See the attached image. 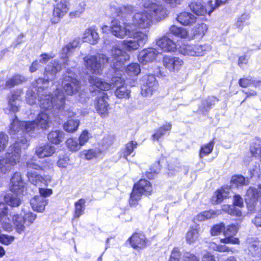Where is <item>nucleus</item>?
<instances>
[{
  "instance_id": "49530a36",
  "label": "nucleus",
  "mask_w": 261,
  "mask_h": 261,
  "mask_svg": "<svg viewBox=\"0 0 261 261\" xmlns=\"http://www.w3.org/2000/svg\"><path fill=\"white\" fill-rule=\"evenodd\" d=\"M126 73L130 76H136L141 71L140 65L137 63H132L126 68Z\"/></svg>"
},
{
  "instance_id": "f704fd0d",
  "label": "nucleus",
  "mask_w": 261,
  "mask_h": 261,
  "mask_svg": "<svg viewBox=\"0 0 261 261\" xmlns=\"http://www.w3.org/2000/svg\"><path fill=\"white\" fill-rule=\"evenodd\" d=\"M229 193L228 191L224 190L223 188L217 190L212 196L211 200L213 204H218L222 202L224 199L229 196Z\"/></svg>"
},
{
  "instance_id": "0e129e2a",
  "label": "nucleus",
  "mask_w": 261,
  "mask_h": 261,
  "mask_svg": "<svg viewBox=\"0 0 261 261\" xmlns=\"http://www.w3.org/2000/svg\"><path fill=\"white\" fill-rule=\"evenodd\" d=\"M89 135L87 130H84L82 132L79 139H77L81 146L84 145L88 141L89 139Z\"/></svg>"
},
{
  "instance_id": "a878e982",
  "label": "nucleus",
  "mask_w": 261,
  "mask_h": 261,
  "mask_svg": "<svg viewBox=\"0 0 261 261\" xmlns=\"http://www.w3.org/2000/svg\"><path fill=\"white\" fill-rule=\"evenodd\" d=\"M156 44L165 51L172 52L175 51L176 49V43L166 36L157 39Z\"/></svg>"
},
{
  "instance_id": "f257e3e1",
  "label": "nucleus",
  "mask_w": 261,
  "mask_h": 261,
  "mask_svg": "<svg viewBox=\"0 0 261 261\" xmlns=\"http://www.w3.org/2000/svg\"><path fill=\"white\" fill-rule=\"evenodd\" d=\"M33 125L32 122L29 121H19L15 115L10 124L9 134L11 137L16 140L9 147L6 157L0 159V170L2 172L5 174L9 172L19 163L22 149H25L29 146L26 135L32 133L31 127H33Z\"/></svg>"
},
{
  "instance_id": "774afa93",
  "label": "nucleus",
  "mask_w": 261,
  "mask_h": 261,
  "mask_svg": "<svg viewBox=\"0 0 261 261\" xmlns=\"http://www.w3.org/2000/svg\"><path fill=\"white\" fill-rule=\"evenodd\" d=\"M183 257L185 261H199L198 257L190 252L185 253Z\"/></svg>"
},
{
  "instance_id": "680f3d73",
  "label": "nucleus",
  "mask_w": 261,
  "mask_h": 261,
  "mask_svg": "<svg viewBox=\"0 0 261 261\" xmlns=\"http://www.w3.org/2000/svg\"><path fill=\"white\" fill-rule=\"evenodd\" d=\"M9 105L10 106V110L13 113H16L18 111V107L16 101V96L15 95H12L9 100Z\"/></svg>"
},
{
  "instance_id": "09e8293b",
  "label": "nucleus",
  "mask_w": 261,
  "mask_h": 261,
  "mask_svg": "<svg viewBox=\"0 0 261 261\" xmlns=\"http://www.w3.org/2000/svg\"><path fill=\"white\" fill-rule=\"evenodd\" d=\"M198 237V232L196 229L191 228L186 234V241L191 244L194 243Z\"/></svg>"
},
{
  "instance_id": "393cba45",
  "label": "nucleus",
  "mask_w": 261,
  "mask_h": 261,
  "mask_svg": "<svg viewBox=\"0 0 261 261\" xmlns=\"http://www.w3.org/2000/svg\"><path fill=\"white\" fill-rule=\"evenodd\" d=\"M55 152V147L49 143L40 144L35 149V154L39 158L50 156Z\"/></svg>"
},
{
  "instance_id": "7ed1b4c3",
  "label": "nucleus",
  "mask_w": 261,
  "mask_h": 261,
  "mask_svg": "<svg viewBox=\"0 0 261 261\" xmlns=\"http://www.w3.org/2000/svg\"><path fill=\"white\" fill-rule=\"evenodd\" d=\"M56 99L53 101V106L48 109H42L43 110L38 115L37 118L33 121H29L33 123L31 127L32 133L39 132V129H47L52 125L53 117L56 115H61L67 117H71L74 113L69 110H65V96L63 93L57 88L55 92Z\"/></svg>"
},
{
  "instance_id": "603ef678",
  "label": "nucleus",
  "mask_w": 261,
  "mask_h": 261,
  "mask_svg": "<svg viewBox=\"0 0 261 261\" xmlns=\"http://www.w3.org/2000/svg\"><path fill=\"white\" fill-rule=\"evenodd\" d=\"M138 143L136 141H130L126 144L125 150L123 152V156L127 160L128 155L134 151V149L137 148Z\"/></svg>"
},
{
  "instance_id": "5701e85b",
  "label": "nucleus",
  "mask_w": 261,
  "mask_h": 261,
  "mask_svg": "<svg viewBox=\"0 0 261 261\" xmlns=\"http://www.w3.org/2000/svg\"><path fill=\"white\" fill-rule=\"evenodd\" d=\"M8 211L7 205L3 202H0V224L5 230L10 231L12 230V226L8 217Z\"/></svg>"
},
{
  "instance_id": "58836bf2",
  "label": "nucleus",
  "mask_w": 261,
  "mask_h": 261,
  "mask_svg": "<svg viewBox=\"0 0 261 261\" xmlns=\"http://www.w3.org/2000/svg\"><path fill=\"white\" fill-rule=\"evenodd\" d=\"M169 34L183 38L187 37L188 36L187 31L185 29L177 27L175 25H172L169 28Z\"/></svg>"
},
{
  "instance_id": "f3484780",
  "label": "nucleus",
  "mask_w": 261,
  "mask_h": 261,
  "mask_svg": "<svg viewBox=\"0 0 261 261\" xmlns=\"http://www.w3.org/2000/svg\"><path fill=\"white\" fill-rule=\"evenodd\" d=\"M55 2L53 11L54 17L52 19L54 23H57L60 18L67 12L69 3L68 0H55Z\"/></svg>"
},
{
  "instance_id": "864d4df0",
  "label": "nucleus",
  "mask_w": 261,
  "mask_h": 261,
  "mask_svg": "<svg viewBox=\"0 0 261 261\" xmlns=\"http://www.w3.org/2000/svg\"><path fill=\"white\" fill-rule=\"evenodd\" d=\"M85 156L87 160H90L94 158L98 157L101 153V151L98 149H91L85 150Z\"/></svg>"
},
{
  "instance_id": "4d7b16f0",
  "label": "nucleus",
  "mask_w": 261,
  "mask_h": 261,
  "mask_svg": "<svg viewBox=\"0 0 261 261\" xmlns=\"http://www.w3.org/2000/svg\"><path fill=\"white\" fill-rule=\"evenodd\" d=\"M224 228L225 225L223 223L215 225L211 229V234L212 236H217L220 234L222 231L224 230Z\"/></svg>"
},
{
  "instance_id": "b1692460",
  "label": "nucleus",
  "mask_w": 261,
  "mask_h": 261,
  "mask_svg": "<svg viewBox=\"0 0 261 261\" xmlns=\"http://www.w3.org/2000/svg\"><path fill=\"white\" fill-rule=\"evenodd\" d=\"M79 43V39H76L63 47L61 57L63 60V65L65 67L68 65V57L72 54L73 50L78 46Z\"/></svg>"
},
{
  "instance_id": "9d476101",
  "label": "nucleus",
  "mask_w": 261,
  "mask_h": 261,
  "mask_svg": "<svg viewBox=\"0 0 261 261\" xmlns=\"http://www.w3.org/2000/svg\"><path fill=\"white\" fill-rule=\"evenodd\" d=\"M135 25L130 24V22L126 21L123 23V26L120 24L117 19H113L110 25L112 34L117 38H123L126 36H131L133 33H130Z\"/></svg>"
},
{
  "instance_id": "0eeeda50",
  "label": "nucleus",
  "mask_w": 261,
  "mask_h": 261,
  "mask_svg": "<svg viewBox=\"0 0 261 261\" xmlns=\"http://www.w3.org/2000/svg\"><path fill=\"white\" fill-rule=\"evenodd\" d=\"M152 188L150 182L145 179H140L134 185L129 200L132 206H135L142 195H149L151 194Z\"/></svg>"
},
{
  "instance_id": "8fccbe9b",
  "label": "nucleus",
  "mask_w": 261,
  "mask_h": 261,
  "mask_svg": "<svg viewBox=\"0 0 261 261\" xmlns=\"http://www.w3.org/2000/svg\"><path fill=\"white\" fill-rule=\"evenodd\" d=\"M207 30V26L204 23H201L196 25L193 30V33L194 36H198L202 37L206 32Z\"/></svg>"
},
{
  "instance_id": "1a4fd4ad",
  "label": "nucleus",
  "mask_w": 261,
  "mask_h": 261,
  "mask_svg": "<svg viewBox=\"0 0 261 261\" xmlns=\"http://www.w3.org/2000/svg\"><path fill=\"white\" fill-rule=\"evenodd\" d=\"M130 33H133V34L127 36L132 39L123 41L124 48L129 51L138 49L139 47L143 46L147 40V34L138 30L136 27L132 29Z\"/></svg>"
},
{
  "instance_id": "052dcab7",
  "label": "nucleus",
  "mask_w": 261,
  "mask_h": 261,
  "mask_svg": "<svg viewBox=\"0 0 261 261\" xmlns=\"http://www.w3.org/2000/svg\"><path fill=\"white\" fill-rule=\"evenodd\" d=\"M8 143V137L4 133H0V151H3L7 147Z\"/></svg>"
},
{
  "instance_id": "f8f14e48",
  "label": "nucleus",
  "mask_w": 261,
  "mask_h": 261,
  "mask_svg": "<svg viewBox=\"0 0 261 261\" xmlns=\"http://www.w3.org/2000/svg\"><path fill=\"white\" fill-rule=\"evenodd\" d=\"M145 5L148 14L151 17V20L154 19L160 21L166 17V9L163 5L155 3H148Z\"/></svg>"
},
{
  "instance_id": "2eb2a0df",
  "label": "nucleus",
  "mask_w": 261,
  "mask_h": 261,
  "mask_svg": "<svg viewBox=\"0 0 261 261\" xmlns=\"http://www.w3.org/2000/svg\"><path fill=\"white\" fill-rule=\"evenodd\" d=\"M244 206V202L242 197L239 194L234 195L233 198V204L232 205H224L223 210L230 215L241 217L242 212L239 208Z\"/></svg>"
},
{
  "instance_id": "72a5a7b5",
  "label": "nucleus",
  "mask_w": 261,
  "mask_h": 261,
  "mask_svg": "<svg viewBox=\"0 0 261 261\" xmlns=\"http://www.w3.org/2000/svg\"><path fill=\"white\" fill-rule=\"evenodd\" d=\"M218 99L215 97H208L206 99L202 101L201 105L198 108V111L203 114H205Z\"/></svg>"
},
{
  "instance_id": "5fc2aeb1",
  "label": "nucleus",
  "mask_w": 261,
  "mask_h": 261,
  "mask_svg": "<svg viewBox=\"0 0 261 261\" xmlns=\"http://www.w3.org/2000/svg\"><path fill=\"white\" fill-rule=\"evenodd\" d=\"M26 166L28 170L33 169L37 170H43L44 167L42 163H36L33 160L28 161L26 163Z\"/></svg>"
},
{
  "instance_id": "c756f323",
  "label": "nucleus",
  "mask_w": 261,
  "mask_h": 261,
  "mask_svg": "<svg viewBox=\"0 0 261 261\" xmlns=\"http://www.w3.org/2000/svg\"><path fill=\"white\" fill-rule=\"evenodd\" d=\"M189 6L192 11L197 15H204L208 11L205 6L201 3V0H195L192 1Z\"/></svg>"
},
{
  "instance_id": "c03bdc74",
  "label": "nucleus",
  "mask_w": 261,
  "mask_h": 261,
  "mask_svg": "<svg viewBox=\"0 0 261 261\" xmlns=\"http://www.w3.org/2000/svg\"><path fill=\"white\" fill-rule=\"evenodd\" d=\"M214 144L215 142L214 140H212L208 143L201 147L199 152V157L200 159H202L204 156L207 155L212 152Z\"/></svg>"
},
{
  "instance_id": "3c124183",
  "label": "nucleus",
  "mask_w": 261,
  "mask_h": 261,
  "mask_svg": "<svg viewBox=\"0 0 261 261\" xmlns=\"http://www.w3.org/2000/svg\"><path fill=\"white\" fill-rule=\"evenodd\" d=\"M22 211L24 213V215L22 217L25 221V225L29 226L32 224L36 219L37 215L31 212L25 213L23 208L22 210Z\"/></svg>"
},
{
  "instance_id": "412c9836",
  "label": "nucleus",
  "mask_w": 261,
  "mask_h": 261,
  "mask_svg": "<svg viewBox=\"0 0 261 261\" xmlns=\"http://www.w3.org/2000/svg\"><path fill=\"white\" fill-rule=\"evenodd\" d=\"M159 51L155 48L150 47L143 49L138 55V60L140 63L145 64L153 61L159 55Z\"/></svg>"
},
{
  "instance_id": "4be33fe9",
  "label": "nucleus",
  "mask_w": 261,
  "mask_h": 261,
  "mask_svg": "<svg viewBox=\"0 0 261 261\" xmlns=\"http://www.w3.org/2000/svg\"><path fill=\"white\" fill-rule=\"evenodd\" d=\"M164 66L170 71H175L179 69L182 65L183 61L178 57L166 56L163 60Z\"/></svg>"
},
{
  "instance_id": "f03ea898",
  "label": "nucleus",
  "mask_w": 261,
  "mask_h": 261,
  "mask_svg": "<svg viewBox=\"0 0 261 261\" xmlns=\"http://www.w3.org/2000/svg\"><path fill=\"white\" fill-rule=\"evenodd\" d=\"M62 68L60 63L54 60L45 68L44 78L39 77L34 81L32 87L35 90L29 89L26 94V100L30 105L36 103L38 98V105L41 109H48L53 106V101L56 99V95L50 94L48 91L49 81H52L56 73Z\"/></svg>"
},
{
  "instance_id": "473e14b6",
  "label": "nucleus",
  "mask_w": 261,
  "mask_h": 261,
  "mask_svg": "<svg viewBox=\"0 0 261 261\" xmlns=\"http://www.w3.org/2000/svg\"><path fill=\"white\" fill-rule=\"evenodd\" d=\"M12 221L16 231L19 234H21L24 231L25 225V221L21 215H15L13 216Z\"/></svg>"
},
{
  "instance_id": "69168bd1",
  "label": "nucleus",
  "mask_w": 261,
  "mask_h": 261,
  "mask_svg": "<svg viewBox=\"0 0 261 261\" xmlns=\"http://www.w3.org/2000/svg\"><path fill=\"white\" fill-rule=\"evenodd\" d=\"M210 247L219 252L228 251L229 248L225 245H217L215 243L210 244Z\"/></svg>"
},
{
  "instance_id": "dca6fc26",
  "label": "nucleus",
  "mask_w": 261,
  "mask_h": 261,
  "mask_svg": "<svg viewBox=\"0 0 261 261\" xmlns=\"http://www.w3.org/2000/svg\"><path fill=\"white\" fill-rule=\"evenodd\" d=\"M62 87L67 95H72L79 91L80 82L75 78L65 75L62 81Z\"/></svg>"
},
{
  "instance_id": "aec40b11",
  "label": "nucleus",
  "mask_w": 261,
  "mask_h": 261,
  "mask_svg": "<svg viewBox=\"0 0 261 261\" xmlns=\"http://www.w3.org/2000/svg\"><path fill=\"white\" fill-rule=\"evenodd\" d=\"M10 190L18 194H21L25 189V182L22 180L20 173L15 172L11 178Z\"/></svg>"
},
{
  "instance_id": "9b49d317",
  "label": "nucleus",
  "mask_w": 261,
  "mask_h": 261,
  "mask_svg": "<svg viewBox=\"0 0 261 261\" xmlns=\"http://www.w3.org/2000/svg\"><path fill=\"white\" fill-rule=\"evenodd\" d=\"M111 88H116L115 95L118 98H128L130 91L129 86L124 84V81L121 77H114L112 79Z\"/></svg>"
},
{
  "instance_id": "79ce46f5",
  "label": "nucleus",
  "mask_w": 261,
  "mask_h": 261,
  "mask_svg": "<svg viewBox=\"0 0 261 261\" xmlns=\"http://www.w3.org/2000/svg\"><path fill=\"white\" fill-rule=\"evenodd\" d=\"M220 214L218 211H215L210 210L208 211H204L200 214H199L196 216L197 220L199 221H202L212 218H214L215 216L219 215Z\"/></svg>"
},
{
  "instance_id": "6e6552de",
  "label": "nucleus",
  "mask_w": 261,
  "mask_h": 261,
  "mask_svg": "<svg viewBox=\"0 0 261 261\" xmlns=\"http://www.w3.org/2000/svg\"><path fill=\"white\" fill-rule=\"evenodd\" d=\"M245 201L250 214L261 211V185L257 188L250 187L247 190Z\"/></svg>"
},
{
  "instance_id": "4468645a",
  "label": "nucleus",
  "mask_w": 261,
  "mask_h": 261,
  "mask_svg": "<svg viewBox=\"0 0 261 261\" xmlns=\"http://www.w3.org/2000/svg\"><path fill=\"white\" fill-rule=\"evenodd\" d=\"M211 49L210 46L207 44H187L180 47V53L185 55L191 56H200L204 55V53Z\"/></svg>"
},
{
  "instance_id": "ea45409f",
  "label": "nucleus",
  "mask_w": 261,
  "mask_h": 261,
  "mask_svg": "<svg viewBox=\"0 0 261 261\" xmlns=\"http://www.w3.org/2000/svg\"><path fill=\"white\" fill-rule=\"evenodd\" d=\"M172 125L168 123L158 129L152 135V138L153 140H159L163 137L166 132L169 131L171 128Z\"/></svg>"
},
{
  "instance_id": "37998d69",
  "label": "nucleus",
  "mask_w": 261,
  "mask_h": 261,
  "mask_svg": "<svg viewBox=\"0 0 261 261\" xmlns=\"http://www.w3.org/2000/svg\"><path fill=\"white\" fill-rule=\"evenodd\" d=\"M23 77L18 74L15 75L8 79L7 81L8 89H11L20 84L23 82Z\"/></svg>"
},
{
  "instance_id": "4c0bfd02",
  "label": "nucleus",
  "mask_w": 261,
  "mask_h": 261,
  "mask_svg": "<svg viewBox=\"0 0 261 261\" xmlns=\"http://www.w3.org/2000/svg\"><path fill=\"white\" fill-rule=\"evenodd\" d=\"M4 200L5 202L11 207H17L21 204L20 199L14 194H6L5 195Z\"/></svg>"
},
{
  "instance_id": "bb28decb",
  "label": "nucleus",
  "mask_w": 261,
  "mask_h": 261,
  "mask_svg": "<svg viewBox=\"0 0 261 261\" xmlns=\"http://www.w3.org/2000/svg\"><path fill=\"white\" fill-rule=\"evenodd\" d=\"M128 241L131 246L134 249H142L146 246V239L143 233H135Z\"/></svg>"
},
{
  "instance_id": "ddd939ff",
  "label": "nucleus",
  "mask_w": 261,
  "mask_h": 261,
  "mask_svg": "<svg viewBox=\"0 0 261 261\" xmlns=\"http://www.w3.org/2000/svg\"><path fill=\"white\" fill-rule=\"evenodd\" d=\"M141 94L147 96L151 95L158 88V83L155 76L152 74L144 75L141 80Z\"/></svg>"
},
{
  "instance_id": "e2e57ef3",
  "label": "nucleus",
  "mask_w": 261,
  "mask_h": 261,
  "mask_svg": "<svg viewBox=\"0 0 261 261\" xmlns=\"http://www.w3.org/2000/svg\"><path fill=\"white\" fill-rule=\"evenodd\" d=\"M250 150L253 156H257L258 155L261 160V144L260 143L256 146L251 145Z\"/></svg>"
},
{
  "instance_id": "2f4dec72",
  "label": "nucleus",
  "mask_w": 261,
  "mask_h": 261,
  "mask_svg": "<svg viewBox=\"0 0 261 261\" xmlns=\"http://www.w3.org/2000/svg\"><path fill=\"white\" fill-rule=\"evenodd\" d=\"M48 141L53 144L58 145L63 141L64 139V133L60 130H53L47 135Z\"/></svg>"
},
{
  "instance_id": "39448f33",
  "label": "nucleus",
  "mask_w": 261,
  "mask_h": 261,
  "mask_svg": "<svg viewBox=\"0 0 261 261\" xmlns=\"http://www.w3.org/2000/svg\"><path fill=\"white\" fill-rule=\"evenodd\" d=\"M110 10L113 15L119 17L123 21L130 22L136 27L141 28H148L151 23V17L148 14L147 10L133 14L135 12L133 6L130 5H120L116 3L110 5Z\"/></svg>"
},
{
  "instance_id": "e433bc0d",
  "label": "nucleus",
  "mask_w": 261,
  "mask_h": 261,
  "mask_svg": "<svg viewBox=\"0 0 261 261\" xmlns=\"http://www.w3.org/2000/svg\"><path fill=\"white\" fill-rule=\"evenodd\" d=\"M27 177L29 181L35 186H42L43 176L37 173L36 171H28Z\"/></svg>"
},
{
  "instance_id": "cd10ccee",
  "label": "nucleus",
  "mask_w": 261,
  "mask_h": 261,
  "mask_svg": "<svg viewBox=\"0 0 261 261\" xmlns=\"http://www.w3.org/2000/svg\"><path fill=\"white\" fill-rule=\"evenodd\" d=\"M47 204V200L42 196L36 195L30 200L32 209L37 212H42Z\"/></svg>"
},
{
  "instance_id": "20e7f679",
  "label": "nucleus",
  "mask_w": 261,
  "mask_h": 261,
  "mask_svg": "<svg viewBox=\"0 0 261 261\" xmlns=\"http://www.w3.org/2000/svg\"><path fill=\"white\" fill-rule=\"evenodd\" d=\"M129 59V55L120 48L113 47L110 52V57L106 59L102 57V61L100 57L96 56L88 55L84 57V61L87 69L91 72L100 74L102 71V64L105 60L110 63V66L116 71L119 70L125 62Z\"/></svg>"
},
{
  "instance_id": "423d86ee",
  "label": "nucleus",
  "mask_w": 261,
  "mask_h": 261,
  "mask_svg": "<svg viewBox=\"0 0 261 261\" xmlns=\"http://www.w3.org/2000/svg\"><path fill=\"white\" fill-rule=\"evenodd\" d=\"M88 80L90 92L94 95H97L95 103L96 110L102 117H105L108 115L109 108L106 91L111 88V85L95 75L89 76Z\"/></svg>"
},
{
  "instance_id": "bf43d9fd",
  "label": "nucleus",
  "mask_w": 261,
  "mask_h": 261,
  "mask_svg": "<svg viewBox=\"0 0 261 261\" xmlns=\"http://www.w3.org/2000/svg\"><path fill=\"white\" fill-rule=\"evenodd\" d=\"M14 239L13 236L5 234H0V243L5 245H10L14 241Z\"/></svg>"
},
{
  "instance_id": "a19ab883",
  "label": "nucleus",
  "mask_w": 261,
  "mask_h": 261,
  "mask_svg": "<svg viewBox=\"0 0 261 261\" xmlns=\"http://www.w3.org/2000/svg\"><path fill=\"white\" fill-rule=\"evenodd\" d=\"M80 125V121L77 119H69L64 123V129L67 132L72 133L76 131Z\"/></svg>"
},
{
  "instance_id": "13d9d810",
  "label": "nucleus",
  "mask_w": 261,
  "mask_h": 261,
  "mask_svg": "<svg viewBox=\"0 0 261 261\" xmlns=\"http://www.w3.org/2000/svg\"><path fill=\"white\" fill-rule=\"evenodd\" d=\"M158 167L155 168L151 167L150 168V171L146 172V176L149 179H153L155 178L156 174H158L160 170V166L159 162L156 163Z\"/></svg>"
},
{
  "instance_id": "7c9ffc66",
  "label": "nucleus",
  "mask_w": 261,
  "mask_h": 261,
  "mask_svg": "<svg viewBox=\"0 0 261 261\" xmlns=\"http://www.w3.org/2000/svg\"><path fill=\"white\" fill-rule=\"evenodd\" d=\"M98 39V33L92 28L86 30L84 33V41L89 42L91 44H96Z\"/></svg>"
},
{
  "instance_id": "a18cd8bd",
  "label": "nucleus",
  "mask_w": 261,
  "mask_h": 261,
  "mask_svg": "<svg viewBox=\"0 0 261 261\" xmlns=\"http://www.w3.org/2000/svg\"><path fill=\"white\" fill-rule=\"evenodd\" d=\"M230 181L231 184L239 186L248 185L249 179L241 175H235L232 176Z\"/></svg>"
},
{
  "instance_id": "6ab92c4d",
  "label": "nucleus",
  "mask_w": 261,
  "mask_h": 261,
  "mask_svg": "<svg viewBox=\"0 0 261 261\" xmlns=\"http://www.w3.org/2000/svg\"><path fill=\"white\" fill-rule=\"evenodd\" d=\"M247 250L249 256L258 259L261 257V241L257 238H250L247 240Z\"/></svg>"
},
{
  "instance_id": "de8ad7c7",
  "label": "nucleus",
  "mask_w": 261,
  "mask_h": 261,
  "mask_svg": "<svg viewBox=\"0 0 261 261\" xmlns=\"http://www.w3.org/2000/svg\"><path fill=\"white\" fill-rule=\"evenodd\" d=\"M67 148L71 151H76L81 147V145L76 138H69L66 141Z\"/></svg>"
},
{
  "instance_id": "a211bd4d",
  "label": "nucleus",
  "mask_w": 261,
  "mask_h": 261,
  "mask_svg": "<svg viewBox=\"0 0 261 261\" xmlns=\"http://www.w3.org/2000/svg\"><path fill=\"white\" fill-rule=\"evenodd\" d=\"M238 230V228L236 225L232 224L228 225L223 231L225 238L221 239L220 242L224 244H239L240 243L239 239L234 237Z\"/></svg>"
},
{
  "instance_id": "338daca9",
  "label": "nucleus",
  "mask_w": 261,
  "mask_h": 261,
  "mask_svg": "<svg viewBox=\"0 0 261 261\" xmlns=\"http://www.w3.org/2000/svg\"><path fill=\"white\" fill-rule=\"evenodd\" d=\"M180 253L177 248H174L171 254L169 261H179Z\"/></svg>"
},
{
  "instance_id": "6e6d98bb",
  "label": "nucleus",
  "mask_w": 261,
  "mask_h": 261,
  "mask_svg": "<svg viewBox=\"0 0 261 261\" xmlns=\"http://www.w3.org/2000/svg\"><path fill=\"white\" fill-rule=\"evenodd\" d=\"M86 4L85 2L80 3L78 9L70 12V16L71 18L79 17L85 11Z\"/></svg>"
},
{
  "instance_id": "c85d7f7f",
  "label": "nucleus",
  "mask_w": 261,
  "mask_h": 261,
  "mask_svg": "<svg viewBox=\"0 0 261 261\" xmlns=\"http://www.w3.org/2000/svg\"><path fill=\"white\" fill-rule=\"evenodd\" d=\"M196 17L191 13L183 12L178 15L177 20L183 25H191L195 23Z\"/></svg>"
},
{
  "instance_id": "c9c22d12",
  "label": "nucleus",
  "mask_w": 261,
  "mask_h": 261,
  "mask_svg": "<svg viewBox=\"0 0 261 261\" xmlns=\"http://www.w3.org/2000/svg\"><path fill=\"white\" fill-rule=\"evenodd\" d=\"M86 200L83 198L80 199L74 203V211L73 217L74 218H79L84 213L86 208Z\"/></svg>"
}]
</instances>
